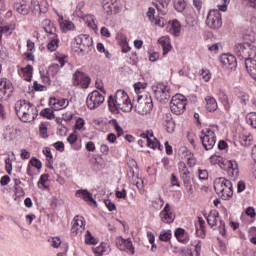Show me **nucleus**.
Instances as JSON below:
<instances>
[{
	"label": "nucleus",
	"instance_id": "nucleus-11",
	"mask_svg": "<svg viewBox=\"0 0 256 256\" xmlns=\"http://www.w3.org/2000/svg\"><path fill=\"white\" fill-rule=\"evenodd\" d=\"M104 102L105 97L97 90L91 92L86 99L88 109H97Z\"/></svg>",
	"mask_w": 256,
	"mask_h": 256
},
{
	"label": "nucleus",
	"instance_id": "nucleus-37",
	"mask_svg": "<svg viewBox=\"0 0 256 256\" xmlns=\"http://www.w3.org/2000/svg\"><path fill=\"white\" fill-rule=\"evenodd\" d=\"M85 243L86 245H97V238H94L91 234V231L87 230L85 235Z\"/></svg>",
	"mask_w": 256,
	"mask_h": 256
},
{
	"label": "nucleus",
	"instance_id": "nucleus-1",
	"mask_svg": "<svg viewBox=\"0 0 256 256\" xmlns=\"http://www.w3.org/2000/svg\"><path fill=\"white\" fill-rule=\"evenodd\" d=\"M108 107L112 113L116 111H123L124 113H129L133 109V104L129 100V95L123 90H117L115 97L110 96L108 99Z\"/></svg>",
	"mask_w": 256,
	"mask_h": 256
},
{
	"label": "nucleus",
	"instance_id": "nucleus-45",
	"mask_svg": "<svg viewBox=\"0 0 256 256\" xmlns=\"http://www.w3.org/2000/svg\"><path fill=\"white\" fill-rule=\"evenodd\" d=\"M87 19L88 20L86 21V23L88 27H90V29H93V31L97 30V24H95V18L91 15H88Z\"/></svg>",
	"mask_w": 256,
	"mask_h": 256
},
{
	"label": "nucleus",
	"instance_id": "nucleus-41",
	"mask_svg": "<svg viewBox=\"0 0 256 256\" xmlns=\"http://www.w3.org/2000/svg\"><path fill=\"white\" fill-rule=\"evenodd\" d=\"M40 115H42V117H46V119H55V114L51 108H45L40 112Z\"/></svg>",
	"mask_w": 256,
	"mask_h": 256
},
{
	"label": "nucleus",
	"instance_id": "nucleus-21",
	"mask_svg": "<svg viewBox=\"0 0 256 256\" xmlns=\"http://www.w3.org/2000/svg\"><path fill=\"white\" fill-rule=\"evenodd\" d=\"M14 9L19 15H29V8L27 7V1L25 0H16Z\"/></svg>",
	"mask_w": 256,
	"mask_h": 256
},
{
	"label": "nucleus",
	"instance_id": "nucleus-29",
	"mask_svg": "<svg viewBox=\"0 0 256 256\" xmlns=\"http://www.w3.org/2000/svg\"><path fill=\"white\" fill-rule=\"evenodd\" d=\"M206 109L213 113V111H217V100L213 97L206 98Z\"/></svg>",
	"mask_w": 256,
	"mask_h": 256
},
{
	"label": "nucleus",
	"instance_id": "nucleus-10",
	"mask_svg": "<svg viewBox=\"0 0 256 256\" xmlns=\"http://www.w3.org/2000/svg\"><path fill=\"white\" fill-rule=\"evenodd\" d=\"M206 25H208L210 29H221L223 25L221 12L219 10H211L207 16Z\"/></svg>",
	"mask_w": 256,
	"mask_h": 256
},
{
	"label": "nucleus",
	"instance_id": "nucleus-25",
	"mask_svg": "<svg viewBox=\"0 0 256 256\" xmlns=\"http://www.w3.org/2000/svg\"><path fill=\"white\" fill-rule=\"evenodd\" d=\"M156 3H153V5L156 7L157 11L162 13V15H167V7H169V3L171 0H155Z\"/></svg>",
	"mask_w": 256,
	"mask_h": 256
},
{
	"label": "nucleus",
	"instance_id": "nucleus-63",
	"mask_svg": "<svg viewBox=\"0 0 256 256\" xmlns=\"http://www.w3.org/2000/svg\"><path fill=\"white\" fill-rule=\"evenodd\" d=\"M201 75L204 81H209V79H211V73L209 70H202Z\"/></svg>",
	"mask_w": 256,
	"mask_h": 256
},
{
	"label": "nucleus",
	"instance_id": "nucleus-14",
	"mask_svg": "<svg viewBox=\"0 0 256 256\" xmlns=\"http://www.w3.org/2000/svg\"><path fill=\"white\" fill-rule=\"evenodd\" d=\"M178 169L182 181L185 184L191 183V172L189 171V168H187V164H185L183 161L179 162Z\"/></svg>",
	"mask_w": 256,
	"mask_h": 256
},
{
	"label": "nucleus",
	"instance_id": "nucleus-43",
	"mask_svg": "<svg viewBox=\"0 0 256 256\" xmlns=\"http://www.w3.org/2000/svg\"><path fill=\"white\" fill-rule=\"evenodd\" d=\"M40 135L43 139H47L49 137V134H47V124L41 123L39 127Z\"/></svg>",
	"mask_w": 256,
	"mask_h": 256
},
{
	"label": "nucleus",
	"instance_id": "nucleus-26",
	"mask_svg": "<svg viewBox=\"0 0 256 256\" xmlns=\"http://www.w3.org/2000/svg\"><path fill=\"white\" fill-rule=\"evenodd\" d=\"M20 73L25 81H31V79H33V66L27 65L26 67L21 68Z\"/></svg>",
	"mask_w": 256,
	"mask_h": 256
},
{
	"label": "nucleus",
	"instance_id": "nucleus-39",
	"mask_svg": "<svg viewBox=\"0 0 256 256\" xmlns=\"http://www.w3.org/2000/svg\"><path fill=\"white\" fill-rule=\"evenodd\" d=\"M159 240L164 242L171 241V230H163L159 234Z\"/></svg>",
	"mask_w": 256,
	"mask_h": 256
},
{
	"label": "nucleus",
	"instance_id": "nucleus-2",
	"mask_svg": "<svg viewBox=\"0 0 256 256\" xmlns=\"http://www.w3.org/2000/svg\"><path fill=\"white\" fill-rule=\"evenodd\" d=\"M15 112L23 123H31L37 117V108L25 100H19L15 104Z\"/></svg>",
	"mask_w": 256,
	"mask_h": 256
},
{
	"label": "nucleus",
	"instance_id": "nucleus-23",
	"mask_svg": "<svg viewBox=\"0 0 256 256\" xmlns=\"http://www.w3.org/2000/svg\"><path fill=\"white\" fill-rule=\"evenodd\" d=\"M76 197H81L84 201H88L90 205H97V201L93 199V194L87 190H77Z\"/></svg>",
	"mask_w": 256,
	"mask_h": 256
},
{
	"label": "nucleus",
	"instance_id": "nucleus-6",
	"mask_svg": "<svg viewBox=\"0 0 256 256\" xmlns=\"http://www.w3.org/2000/svg\"><path fill=\"white\" fill-rule=\"evenodd\" d=\"M234 51L239 61H244V59H248V57L256 55V47L250 43L236 44L234 47Z\"/></svg>",
	"mask_w": 256,
	"mask_h": 256
},
{
	"label": "nucleus",
	"instance_id": "nucleus-15",
	"mask_svg": "<svg viewBox=\"0 0 256 256\" xmlns=\"http://www.w3.org/2000/svg\"><path fill=\"white\" fill-rule=\"evenodd\" d=\"M49 105L54 111H61V109H65L69 105L68 99H60L51 98L49 101Z\"/></svg>",
	"mask_w": 256,
	"mask_h": 256
},
{
	"label": "nucleus",
	"instance_id": "nucleus-51",
	"mask_svg": "<svg viewBox=\"0 0 256 256\" xmlns=\"http://www.w3.org/2000/svg\"><path fill=\"white\" fill-rule=\"evenodd\" d=\"M251 136H242L240 143L241 145H243L244 147H248V145H251Z\"/></svg>",
	"mask_w": 256,
	"mask_h": 256
},
{
	"label": "nucleus",
	"instance_id": "nucleus-61",
	"mask_svg": "<svg viewBox=\"0 0 256 256\" xmlns=\"http://www.w3.org/2000/svg\"><path fill=\"white\" fill-rule=\"evenodd\" d=\"M147 15H148V19L151 21V23H153V21H155V9L149 8Z\"/></svg>",
	"mask_w": 256,
	"mask_h": 256
},
{
	"label": "nucleus",
	"instance_id": "nucleus-3",
	"mask_svg": "<svg viewBox=\"0 0 256 256\" xmlns=\"http://www.w3.org/2000/svg\"><path fill=\"white\" fill-rule=\"evenodd\" d=\"M214 191L221 199L227 201V199L233 197V184L224 177L216 178L214 181Z\"/></svg>",
	"mask_w": 256,
	"mask_h": 256
},
{
	"label": "nucleus",
	"instance_id": "nucleus-52",
	"mask_svg": "<svg viewBox=\"0 0 256 256\" xmlns=\"http://www.w3.org/2000/svg\"><path fill=\"white\" fill-rule=\"evenodd\" d=\"M50 243L54 249H57L61 246V239L59 237H53L51 238Z\"/></svg>",
	"mask_w": 256,
	"mask_h": 256
},
{
	"label": "nucleus",
	"instance_id": "nucleus-22",
	"mask_svg": "<svg viewBox=\"0 0 256 256\" xmlns=\"http://www.w3.org/2000/svg\"><path fill=\"white\" fill-rule=\"evenodd\" d=\"M102 7L106 15H115L117 13V5L111 0H103Z\"/></svg>",
	"mask_w": 256,
	"mask_h": 256
},
{
	"label": "nucleus",
	"instance_id": "nucleus-36",
	"mask_svg": "<svg viewBox=\"0 0 256 256\" xmlns=\"http://www.w3.org/2000/svg\"><path fill=\"white\" fill-rule=\"evenodd\" d=\"M186 6L187 4L185 3V0L174 1V8L176 9V11H178V13H183V11H185Z\"/></svg>",
	"mask_w": 256,
	"mask_h": 256
},
{
	"label": "nucleus",
	"instance_id": "nucleus-27",
	"mask_svg": "<svg viewBox=\"0 0 256 256\" xmlns=\"http://www.w3.org/2000/svg\"><path fill=\"white\" fill-rule=\"evenodd\" d=\"M180 151H181V153H185L186 159H187V164L190 167L197 165V160L195 159V157H193V154H191V152H189V150L186 147H182L180 149Z\"/></svg>",
	"mask_w": 256,
	"mask_h": 256
},
{
	"label": "nucleus",
	"instance_id": "nucleus-42",
	"mask_svg": "<svg viewBox=\"0 0 256 256\" xmlns=\"http://www.w3.org/2000/svg\"><path fill=\"white\" fill-rule=\"evenodd\" d=\"M59 64H52L47 71L48 75H52V77H55V75H57V73H59Z\"/></svg>",
	"mask_w": 256,
	"mask_h": 256
},
{
	"label": "nucleus",
	"instance_id": "nucleus-28",
	"mask_svg": "<svg viewBox=\"0 0 256 256\" xmlns=\"http://www.w3.org/2000/svg\"><path fill=\"white\" fill-rule=\"evenodd\" d=\"M170 33L174 35V37H179V35H181V23L179 22V20L172 21Z\"/></svg>",
	"mask_w": 256,
	"mask_h": 256
},
{
	"label": "nucleus",
	"instance_id": "nucleus-18",
	"mask_svg": "<svg viewBox=\"0 0 256 256\" xmlns=\"http://www.w3.org/2000/svg\"><path fill=\"white\" fill-rule=\"evenodd\" d=\"M226 171L229 177H231L235 181V179L239 177V164H237V161L230 160Z\"/></svg>",
	"mask_w": 256,
	"mask_h": 256
},
{
	"label": "nucleus",
	"instance_id": "nucleus-17",
	"mask_svg": "<svg viewBox=\"0 0 256 256\" xmlns=\"http://www.w3.org/2000/svg\"><path fill=\"white\" fill-rule=\"evenodd\" d=\"M244 61H245V67L249 75L251 76L252 79H255L256 81V60L251 58V56H249L248 58L244 59Z\"/></svg>",
	"mask_w": 256,
	"mask_h": 256
},
{
	"label": "nucleus",
	"instance_id": "nucleus-62",
	"mask_svg": "<svg viewBox=\"0 0 256 256\" xmlns=\"http://www.w3.org/2000/svg\"><path fill=\"white\" fill-rule=\"evenodd\" d=\"M152 23H154V25H158V27H165V19L163 18H155Z\"/></svg>",
	"mask_w": 256,
	"mask_h": 256
},
{
	"label": "nucleus",
	"instance_id": "nucleus-16",
	"mask_svg": "<svg viewBox=\"0 0 256 256\" xmlns=\"http://www.w3.org/2000/svg\"><path fill=\"white\" fill-rule=\"evenodd\" d=\"M72 231L73 233H76V235H79V233H83V231H85V218L81 216H76L74 218Z\"/></svg>",
	"mask_w": 256,
	"mask_h": 256
},
{
	"label": "nucleus",
	"instance_id": "nucleus-40",
	"mask_svg": "<svg viewBox=\"0 0 256 256\" xmlns=\"http://www.w3.org/2000/svg\"><path fill=\"white\" fill-rule=\"evenodd\" d=\"M111 125H113L115 131L117 132V137H121L123 135L124 131L123 128L119 125V122H117L116 119H113L110 121Z\"/></svg>",
	"mask_w": 256,
	"mask_h": 256
},
{
	"label": "nucleus",
	"instance_id": "nucleus-54",
	"mask_svg": "<svg viewBox=\"0 0 256 256\" xmlns=\"http://www.w3.org/2000/svg\"><path fill=\"white\" fill-rule=\"evenodd\" d=\"M130 183H132V185H135L139 191L143 189V180H141L140 178H138V180H130Z\"/></svg>",
	"mask_w": 256,
	"mask_h": 256
},
{
	"label": "nucleus",
	"instance_id": "nucleus-59",
	"mask_svg": "<svg viewBox=\"0 0 256 256\" xmlns=\"http://www.w3.org/2000/svg\"><path fill=\"white\" fill-rule=\"evenodd\" d=\"M199 179L202 181H206V179H209V172L207 170H199Z\"/></svg>",
	"mask_w": 256,
	"mask_h": 256
},
{
	"label": "nucleus",
	"instance_id": "nucleus-8",
	"mask_svg": "<svg viewBox=\"0 0 256 256\" xmlns=\"http://www.w3.org/2000/svg\"><path fill=\"white\" fill-rule=\"evenodd\" d=\"M206 220L210 227H218L219 233L222 235V237H225V222L219 219V212L217 210L210 211L206 217Z\"/></svg>",
	"mask_w": 256,
	"mask_h": 256
},
{
	"label": "nucleus",
	"instance_id": "nucleus-32",
	"mask_svg": "<svg viewBox=\"0 0 256 256\" xmlns=\"http://www.w3.org/2000/svg\"><path fill=\"white\" fill-rule=\"evenodd\" d=\"M160 217L163 223H173L175 221V214L173 212L160 213Z\"/></svg>",
	"mask_w": 256,
	"mask_h": 256
},
{
	"label": "nucleus",
	"instance_id": "nucleus-58",
	"mask_svg": "<svg viewBox=\"0 0 256 256\" xmlns=\"http://www.w3.org/2000/svg\"><path fill=\"white\" fill-rule=\"evenodd\" d=\"M53 145H54V148L56 149V151H60V152L65 151V144H63V142L58 141V142L54 143Z\"/></svg>",
	"mask_w": 256,
	"mask_h": 256
},
{
	"label": "nucleus",
	"instance_id": "nucleus-4",
	"mask_svg": "<svg viewBox=\"0 0 256 256\" xmlns=\"http://www.w3.org/2000/svg\"><path fill=\"white\" fill-rule=\"evenodd\" d=\"M74 41L76 45H78V47H73L75 53L87 55V53H91L93 50V38L87 34H80L74 39Z\"/></svg>",
	"mask_w": 256,
	"mask_h": 256
},
{
	"label": "nucleus",
	"instance_id": "nucleus-13",
	"mask_svg": "<svg viewBox=\"0 0 256 256\" xmlns=\"http://www.w3.org/2000/svg\"><path fill=\"white\" fill-rule=\"evenodd\" d=\"M116 246L120 251H125V253H130V255L135 254V247H133V242L131 239H123L122 237L116 238Z\"/></svg>",
	"mask_w": 256,
	"mask_h": 256
},
{
	"label": "nucleus",
	"instance_id": "nucleus-19",
	"mask_svg": "<svg viewBox=\"0 0 256 256\" xmlns=\"http://www.w3.org/2000/svg\"><path fill=\"white\" fill-rule=\"evenodd\" d=\"M220 61L223 65H226V67H230V69L237 67V58L231 54H223Z\"/></svg>",
	"mask_w": 256,
	"mask_h": 256
},
{
	"label": "nucleus",
	"instance_id": "nucleus-48",
	"mask_svg": "<svg viewBox=\"0 0 256 256\" xmlns=\"http://www.w3.org/2000/svg\"><path fill=\"white\" fill-rule=\"evenodd\" d=\"M128 179H129V181H138L139 180V176L137 174H135V170H133V168H130L128 171Z\"/></svg>",
	"mask_w": 256,
	"mask_h": 256
},
{
	"label": "nucleus",
	"instance_id": "nucleus-12",
	"mask_svg": "<svg viewBox=\"0 0 256 256\" xmlns=\"http://www.w3.org/2000/svg\"><path fill=\"white\" fill-rule=\"evenodd\" d=\"M91 83V78L87 76L84 72H81L77 70L74 73V78H73V85L75 86H80L82 89H87Z\"/></svg>",
	"mask_w": 256,
	"mask_h": 256
},
{
	"label": "nucleus",
	"instance_id": "nucleus-9",
	"mask_svg": "<svg viewBox=\"0 0 256 256\" xmlns=\"http://www.w3.org/2000/svg\"><path fill=\"white\" fill-rule=\"evenodd\" d=\"M152 91L160 103H168L169 99H171V94L169 92V87L159 84L157 86L152 87Z\"/></svg>",
	"mask_w": 256,
	"mask_h": 256
},
{
	"label": "nucleus",
	"instance_id": "nucleus-49",
	"mask_svg": "<svg viewBox=\"0 0 256 256\" xmlns=\"http://www.w3.org/2000/svg\"><path fill=\"white\" fill-rule=\"evenodd\" d=\"M49 179V174H43L38 182V187H44V189L47 188V186H45V182Z\"/></svg>",
	"mask_w": 256,
	"mask_h": 256
},
{
	"label": "nucleus",
	"instance_id": "nucleus-33",
	"mask_svg": "<svg viewBox=\"0 0 256 256\" xmlns=\"http://www.w3.org/2000/svg\"><path fill=\"white\" fill-rule=\"evenodd\" d=\"M60 28L63 33H67V31H73V29H75V24L69 20H65L61 23Z\"/></svg>",
	"mask_w": 256,
	"mask_h": 256
},
{
	"label": "nucleus",
	"instance_id": "nucleus-55",
	"mask_svg": "<svg viewBox=\"0 0 256 256\" xmlns=\"http://www.w3.org/2000/svg\"><path fill=\"white\" fill-rule=\"evenodd\" d=\"M230 161L231 160L222 158V160H220V164H218V165L221 167V169H223L224 171H227Z\"/></svg>",
	"mask_w": 256,
	"mask_h": 256
},
{
	"label": "nucleus",
	"instance_id": "nucleus-34",
	"mask_svg": "<svg viewBox=\"0 0 256 256\" xmlns=\"http://www.w3.org/2000/svg\"><path fill=\"white\" fill-rule=\"evenodd\" d=\"M43 153L48 159V167L50 169H53V154H51V148L49 147L44 148Z\"/></svg>",
	"mask_w": 256,
	"mask_h": 256
},
{
	"label": "nucleus",
	"instance_id": "nucleus-57",
	"mask_svg": "<svg viewBox=\"0 0 256 256\" xmlns=\"http://www.w3.org/2000/svg\"><path fill=\"white\" fill-rule=\"evenodd\" d=\"M238 98L240 99V103L242 105H247V101H249V95L242 93L238 96Z\"/></svg>",
	"mask_w": 256,
	"mask_h": 256
},
{
	"label": "nucleus",
	"instance_id": "nucleus-60",
	"mask_svg": "<svg viewBox=\"0 0 256 256\" xmlns=\"http://www.w3.org/2000/svg\"><path fill=\"white\" fill-rule=\"evenodd\" d=\"M94 253L97 255V256H101L103 255V253H105V246H103V243L94 249Z\"/></svg>",
	"mask_w": 256,
	"mask_h": 256
},
{
	"label": "nucleus",
	"instance_id": "nucleus-35",
	"mask_svg": "<svg viewBox=\"0 0 256 256\" xmlns=\"http://www.w3.org/2000/svg\"><path fill=\"white\" fill-rule=\"evenodd\" d=\"M246 121L248 125H251L253 129H256V112H250L249 114H247Z\"/></svg>",
	"mask_w": 256,
	"mask_h": 256
},
{
	"label": "nucleus",
	"instance_id": "nucleus-24",
	"mask_svg": "<svg viewBox=\"0 0 256 256\" xmlns=\"http://www.w3.org/2000/svg\"><path fill=\"white\" fill-rule=\"evenodd\" d=\"M158 42L160 43L162 49H163V55H167L171 49H173V46H171V40L167 36L161 37Z\"/></svg>",
	"mask_w": 256,
	"mask_h": 256
},
{
	"label": "nucleus",
	"instance_id": "nucleus-20",
	"mask_svg": "<svg viewBox=\"0 0 256 256\" xmlns=\"http://www.w3.org/2000/svg\"><path fill=\"white\" fill-rule=\"evenodd\" d=\"M200 139L206 151L211 150V148L215 146V135L209 134V135L200 136Z\"/></svg>",
	"mask_w": 256,
	"mask_h": 256
},
{
	"label": "nucleus",
	"instance_id": "nucleus-53",
	"mask_svg": "<svg viewBox=\"0 0 256 256\" xmlns=\"http://www.w3.org/2000/svg\"><path fill=\"white\" fill-rule=\"evenodd\" d=\"M104 204L109 211H115L117 209V206H115V203L111 202L110 199L104 200Z\"/></svg>",
	"mask_w": 256,
	"mask_h": 256
},
{
	"label": "nucleus",
	"instance_id": "nucleus-5",
	"mask_svg": "<svg viewBox=\"0 0 256 256\" xmlns=\"http://www.w3.org/2000/svg\"><path fill=\"white\" fill-rule=\"evenodd\" d=\"M135 111L139 113V115H148V113H151V111H153V98H151V95H138Z\"/></svg>",
	"mask_w": 256,
	"mask_h": 256
},
{
	"label": "nucleus",
	"instance_id": "nucleus-64",
	"mask_svg": "<svg viewBox=\"0 0 256 256\" xmlns=\"http://www.w3.org/2000/svg\"><path fill=\"white\" fill-rule=\"evenodd\" d=\"M15 195H16V197H23L25 195V191H23V188L16 186L15 187Z\"/></svg>",
	"mask_w": 256,
	"mask_h": 256
},
{
	"label": "nucleus",
	"instance_id": "nucleus-7",
	"mask_svg": "<svg viewBox=\"0 0 256 256\" xmlns=\"http://www.w3.org/2000/svg\"><path fill=\"white\" fill-rule=\"evenodd\" d=\"M187 107V98L181 94H176L170 102V110L174 115H183Z\"/></svg>",
	"mask_w": 256,
	"mask_h": 256
},
{
	"label": "nucleus",
	"instance_id": "nucleus-31",
	"mask_svg": "<svg viewBox=\"0 0 256 256\" xmlns=\"http://www.w3.org/2000/svg\"><path fill=\"white\" fill-rule=\"evenodd\" d=\"M57 47H59V38L57 36L50 37V42L47 45L48 51H57Z\"/></svg>",
	"mask_w": 256,
	"mask_h": 256
},
{
	"label": "nucleus",
	"instance_id": "nucleus-46",
	"mask_svg": "<svg viewBox=\"0 0 256 256\" xmlns=\"http://www.w3.org/2000/svg\"><path fill=\"white\" fill-rule=\"evenodd\" d=\"M146 145L148 147H150L151 149H157L158 148L159 150H161V144L158 141L155 142V141L151 140V138L147 139Z\"/></svg>",
	"mask_w": 256,
	"mask_h": 256
},
{
	"label": "nucleus",
	"instance_id": "nucleus-44",
	"mask_svg": "<svg viewBox=\"0 0 256 256\" xmlns=\"http://www.w3.org/2000/svg\"><path fill=\"white\" fill-rule=\"evenodd\" d=\"M32 5V13H34V15H41V5L39 4V2H31Z\"/></svg>",
	"mask_w": 256,
	"mask_h": 256
},
{
	"label": "nucleus",
	"instance_id": "nucleus-47",
	"mask_svg": "<svg viewBox=\"0 0 256 256\" xmlns=\"http://www.w3.org/2000/svg\"><path fill=\"white\" fill-rule=\"evenodd\" d=\"M30 165L32 167H35L36 169H41V167H43V164L41 163V160H39L37 158H32L30 160Z\"/></svg>",
	"mask_w": 256,
	"mask_h": 256
},
{
	"label": "nucleus",
	"instance_id": "nucleus-38",
	"mask_svg": "<svg viewBox=\"0 0 256 256\" xmlns=\"http://www.w3.org/2000/svg\"><path fill=\"white\" fill-rule=\"evenodd\" d=\"M174 235L176 239L180 241V243H185V240L183 239V237H185V229L177 228L174 232Z\"/></svg>",
	"mask_w": 256,
	"mask_h": 256
},
{
	"label": "nucleus",
	"instance_id": "nucleus-56",
	"mask_svg": "<svg viewBox=\"0 0 256 256\" xmlns=\"http://www.w3.org/2000/svg\"><path fill=\"white\" fill-rule=\"evenodd\" d=\"M222 159H223V157L215 155V156H211L210 161H211L212 165H219L221 163Z\"/></svg>",
	"mask_w": 256,
	"mask_h": 256
},
{
	"label": "nucleus",
	"instance_id": "nucleus-30",
	"mask_svg": "<svg viewBox=\"0 0 256 256\" xmlns=\"http://www.w3.org/2000/svg\"><path fill=\"white\" fill-rule=\"evenodd\" d=\"M46 25L43 29L46 33H49V35H52V37H57L56 31L57 28H55V24L51 22V20H46Z\"/></svg>",
	"mask_w": 256,
	"mask_h": 256
},
{
	"label": "nucleus",
	"instance_id": "nucleus-50",
	"mask_svg": "<svg viewBox=\"0 0 256 256\" xmlns=\"http://www.w3.org/2000/svg\"><path fill=\"white\" fill-rule=\"evenodd\" d=\"M5 163H6V171L8 175H11V172L13 171V161L11 160V158H6Z\"/></svg>",
	"mask_w": 256,
	"mask_h": 256
}]
</instances>
